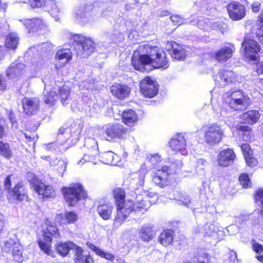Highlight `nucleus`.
<instances>
[{
	"mask_svg": "<svg viewBox=\"0 0 263 263\" xmlns=\"http://www.w3.org/2000/svg\"><path fill=\"white\" fill-rule=\"evenodd\" d=\"M132 63L135 69L141 71L147 70V66L153 68L166 69L170 65L166 53L162 49L158 46H151L147 43L141 44L134 51Z\"/></svg>",
	"mask_w": 263,
	"mask_h": 263,
	"instance_id": "obj_1",
	"label": "nucleus"
},
{
	"mask_svg": "<svg viewBox=\"0 0 263 263\" xmlns=\"http://www.w3.org/2000/svg\"><path fill=\"white\" fill-rule=\"evenodd\" d=\"M81 130L80 123H73L69 127L61 128L59 129L58 138L61 141L64 140V143L52 142L45 144V149L55 153L66 151L69 147L75 144L79 141Z\"/></svg>",
	"mask_w": 263,
	"mask_h": 263,
	"instance_id": "obj_2",
	"label": "nucleus"
},
{
	"mask_svg": "<svg viewBox=\"0 0 263 263\" xmlns=\"http://www.w3.org/2000/svg\"><path fill=\"white\" fill-rule=\"evenodd\" d=\"M183 163L181 160L175 162H165L161 166L152 171V181L160 187L166 186L168 182L171 175L175 173L182 166Z\"/></svg>",
	"mask_w": 263,
	"mask_h": 263,
	"instance_id": "obj_3",
	"label": "nucleus"
},
{
	"mask_svg": "<svg viewBox=\"0 0 263 263\" xmlns=\"http://www.w3.org/2000/svg\"><path fill=\"white\" fill-rule=\"evenodd\" d=\"M183 163L181 160L175 162H165L161 166L152 171V181L160 187L166 186L168 182L171 175L175 173L182 166Z\"/></svg>",
	"mask_w": 263,
	"mask_h": 263,
	"instance_id": "obj_4",
	"label": "nucleus"
},
{
	"mask_svg": "<svg viewBox=\"0 0 263 263\" xmlns=\"http://www.w3.org/2000/svg\"><path fill=\"white\" fill-rule=\"evenodd\" d=\"M115 204L117 206V215L114 222L118 225L128 217L132 211L131 199L125 200V193L123 189L118 188L113 192Z\"/></svg>",
	"mask_w": 263,
	"mask_h": 263,
	"instance_id": "obj_5",
	"label": "nucleus"
},
{
	"mask_svg": "<svg viewBox=\"0 0 263 263\" xmlns=\"http://www.w3.org/2000/svg\"><path fill=\"white\" fill-rule=\"evenodd\" d=\"M224 103L234 110L245 109L249 105V97L241 90L227 92L222 96Z\"/></svg>",
	"mask_w": 263,
	"mask_h": 263,
	"instance_id": "obj_6",
	"label": "nucleus"
},
{
	"mask_svg": "<svg viewBox=\"0 0 263 263\" xmlns=\"http://www.w3.org/2000/svg\"><path fill=\"white\" fill-rule=\"evenodd\" d=\"M70 39L76 43L74 49L80 58L88 57L93 51L94 43L90 38L75 34L71 35Z\"/></svg>",
	"mask_w": 263,
	"mask_h": 263,
	"instance_id": "obj_7",
	"label": "nucleus"
},
{
	"mask_svg": "<svg viewBox=\"0 0 263 263\" xmlns=\"http://www.w3.org/2000/svg\"><path fill=\"white\" fill-rule=\"evenodd\" d=\"M62 191L69 206L75 205L79 200L87 197L83 186L79 183L71 184L69 187H64L62 189Z\"/></svg>",
	"mask_w": 263,
	"mask_h": 263,
	"instance_id": "obj_8",
	"label": "nucleus"
},
{
	"mask_svg": "<svg viewBox=\"0 0 263 263\" xmlns=\"http://www.w3.org/2000/svg\"><path fill=\"white\" fill-rule=\"evenodd\" d=\"M205 143L213 146L218 144L224 136V130L217 123H210L203 127Z\"/></svg>",
	"mask_w": 263,
	"mask_h": 263,
	"instance_id": "obj_9",
	"label": "nucleus"
},
{
	"mask_svg": "<svg viewBox=\"0 0 263 263\" xmlns=\"http://www.w3.org/2000/svg\"><path fill=\"white\" fill-rule=\"evenodd\" d=\"M47 226V230L44 232V240H39L38 243L42 251L48 255L54 257V253L51 250L52 236L59 238L60 233L57 227L51 222H48Z\"/></svg>",
	"mask_w": 263,
	"mask_h": 263,
	"instance_id": "obj_10",
	"label": "nucleus"
},
{
	"mask_svg": "<svg viewBox=\"0 0 263 263\" xmlns=\"http://www.w3.org/2000/svg\"><path fill=\"white\" fill-rule=\"evenodd\" d=\"M162 163H165L162 161L160 155L158 154H149L147 156L146 160L136 175L138 176L139 184L142 186L145 181V177L149 170L153 167L161 166Z\"/></svg>",
	"mask_w": 263,
	"mask_h": 263,
	"instance_id": "obj_11",
	"label": "nucleus"
},
{
	"mask_svg": "<svg viewBox=\"0 0 263 263\" xmlns=\"http://www.w3.org/2000/svg\"><path fill=\"white\" fill-rule=\"evenodd\" d=\"M158 200V195L155 193H149L145 197L139 195L137 196L134 201L131 199L132 211H139L143 213L151 206L155 204Z\"/></svg>",
	"mask_w": 263,
	"mask_h": 263,
	"instance_id": "obj_12",
	"label": "nucleus"
},
{
	"mask_svg": "<svg viewBox=\"0 0 263 263\" xmlns=\"http://www.w3.org/2000/svg\"><path fill=\"white\" fill-rule=\"evenodd\" d=\"M195 232L204 237H210L215 241L218 242L224 237V232L218 229V228L212 223H206L204 225L199 224L197 226Z\"/></svg>",
	"mask_w": 263,
	"mask_h": 263,
	"instance_id": "obj_13",
	"label": "nucleus"
},
{
	"mask_svg": "<svg viewBox=\"0 0 263 263\" xmlns=\"http://www.w3.org/2000/svg\"><path fill=\"white\" fill-rule=\"evenodd\" d=\"M25 66L22 63H12L6 71L7 76L14 82L22 84L26 80L28 76L25 69Z\"/></svg>",
	"mask_w": 263,
	"mask_h": 263,
	"instance_id": "obj_14",
	"label": "nucleus"
},
{
	"mask_svg": "<svg viewBox=\"0 0 263 263\" xmlns=\"http://www.w3.org/2000/svg\"><path fill=\"white\" fill-rule=\"evenodd\" d=\"M85 145L88 149L87 154H85L78 164H83L85 162H90L93 164H97L96 161L97 155H98V144L97 141L93 138H87L85 140Z\"/></svg>",
	"mask_w": 263,
	"mask_h": 263,
	"instance_id": "obj_15",
	"label": "nucleus"
},
{
	"mask_svg": "<svg viewBox=\"0 0 263 263\" xmlns=\"http://www.w3.org/2000/svg\"><path fill=\"white\" fill-rule=\"evenodd\" d=\"M126 135V130L119 124H109L105 129L104 139L108 141H115L122 139Z\"/></svg>",
	"mask_w": 263,
	"mask_h": 263,
	"instance_id": "obj_16",
	"label": "nucleus"
},
{
	"mask_svg": "<svg viewBox=\"0 0 263 263\" xmlns=\"http://www.w3.org/2000/svg\"><path fill=\"white\" fill-rule=\"evenodd\" d=\"M242 46L245 51V57L251 61H255L258 57V53L260 50L258 43L254 40L245 37Z\"/></svg>",
	"mask_w": 263,
	"mask_h": 263,
	"instance_id": "obj_17",
	"label": "nucleus"
},
{
	"mask_svg": "<svg viewBox=\"0 0 263 263\" xmlns=\"http://www.w3.org/2000/svg\"><path fill=\"white\" fill-rule=\"evenodd\" d=\"M140 89L145 97L153 98L158 93V85L150 77H147L140 82Z\"/></svg>",
	"mask_w": 263,
	"mask_h": 263,
	"instance_id": "obj_18",
	"label": "nucleus"
},
{
	"mask_svg": "<svg viewBox=\"0 0 263 263\" xmlns=\"http://www.w3.org/2000/svg\"><path fill=\"white\" fill-rule=\"evenodd\" d=\"M23 25L28 30L29 33L45 32L48 30L46 23L42 18H34L32 19L20 20Z\"/></svg>",
	"mask_w": 263,
	"mask_h": 263,
	"instance_id": "obj_19",
	"label": "nucleus"
},
{
	"mask_svg": "<svg viewBox=\"0 0 263 263\" xmlns=\"http://www.w3.org/2000/svg\"><path fill=\"white\" fill-rule=\"evenodd\" d=\"M169 145L172 151L175 153H179L182 155H186L188 153L186 139L181 134L173 137L169 142Z\"/></svg>",
	"mask_w": 263,
	"mask_h": 263,
	"instance_id": "obj_20",
	"label": "nucleus"
},
{
	"mask_svg": "<svg viewBox=\"0 0 263 263\" xmlns=\"http://www.w3.org/2000/svg\"><path fill=\"white\" fill-rule=\"evenodd\" d=\"M227 9L231 18L237 21L242 18L246 14L245 7L238 2H234L227 6Z\"/></svg>",
	"mask_w": 263,
	"mask_h": 263,
	"instance_id": "obj_21",
	"label": "nucleus"
},
{
	"mask_svg": "<svg viewBox=\"0 0 263 263\" xmlns=\"http://www.w3.org/2000/svg\"><path fill=\"white\" fill-rule=\"evenodd\" d=\"M76 16L78 19L84 23L91 22L96 18V14L91 6L81 7L77 10Z\"/></svg>",
	"mask_w": 263,
	"mask_h": 263,
	"instance_id": "obj_22",
	"label": "nucleus"
},
{
	"mask_svg": "<svg viewBox=\"0 0 263 263\" xmlns=\"http://www.w3.org/2000/svg\"><path fill=\"white\" fill-rule=\"evenodd\" d=\"M235 157V155L232 149H223L218 155V164L221 166H228L233 163Z\"/></svg>",
	"mask_w": 263,
	"mask_h": 263,
	"instance_id": "obj_23",
	"label": "nucleus"
},
{
	"mask_svg": "<svg viewBox=\"0 0 263 263\" xmlns=\"http://www.w3.org/2000/svg\"><path fill=\"white\" fill-rule=\"evenodd\" d=\"M24 112L28 115L35 114L39 108L40 100L37 98H25L22 100Z\"/></svg>",
	"mask_w": 263,
	"mask_h": 263,
	"instance_id": "obj_24",
	"label": "nucleus"
},
{
	"mask_svg": "<svg viewBox=\"0 0 263 263\" xmlns=\"http://www.w3.org/2000/svg\"><path fill=\"white\" fill-rule=\"evenodd\" d=\"M33 190L41 198H53L55 196L54 190L49 185H46L42 181L34 185Z\"/></svg>",
	"mask_w": 263,
	"mask_h": 263,
	"instance_id": "obj_25",
	"label": "nucleus"
},
{
	"mask_svg": "<svg viewBox=\"0 0 263 263\" xmlns=\"http://www.w3.org/2000/svg\"><path fill=\"white\" fill-rule=\"evenodd\" d=\"M190 165L191 168L187 171L191 173L192 176H194L195 175H203L208 163L205 160L200 158L196 160H192Z\"/></svg>",
	"mask_w": 263,
	"mask_h": 263,
	"instance_id": "obj_26",
	"label": "nucleus"
},
{
	"mask_svg": "<svg viewBox=\"0 0 263 263\" xmlns=\"http://www.w3.org/2000/svg\"><path fill=\"white\" fill-rule=\"evenodd\" d=\"M119 157L111 151L104 152L100 156L97 155L96 161L112 165H116L119 162Z\"/></svg>",
	"mask_w": 263,
	"mask_h": 263,
	"instance_id": "obj_27",
	"label": "nucleus"
},
{
	"mask_svg": "<svg viewBox=\"0 0 263 263\" xmlns=\"http://www.w3.org/2000/svg\"><path fill=\"white\" fill-rule=\"evenodd\" d=\"M8 193L9 199H13L18 201H22L27 197L26 191L22 182H18Z\"/></svg>",
	"mask_w": 263,
	"mask_h": 263,
	"instance_id": "obj_28",
	"label": "nucleus"
},
{
	"mask_svg": "<svg viewBox=\"0 0 263 263\" xmlns=\"http://www.w3.org/2000/svg\"><path fill=\"white\" fill-rule=\"evenodd\" d=\"M234 50L233 46L230 45L229 46H223L213 53V57L219 62H224L232 57Z\"/></svg>",
	"mask_w": 263,
	"mask_h": 263,
	"instance_id": "obj_29",
	"label": "nucleus"
},
{
	"mask_svg": "<svg viewBox=\"0 0 263 263\" xmlns=\"http://www.w3.org/2000/svg\"><path fill=\"white\" fill-rule=\"evenodd\" d=\"M47 62L46 58H44L39 55L31 59L29 66V69L31 71L30 77H34L39 71L45 65Z\"/></svg>",
	"mask_w": 263,
	"mask_h": 263,
	"instance_id": "obj_30",
	"label": "nucleus"
},
{
	"mask_svg": "<svg viewBox=\"0 0 263 263\" xmlns=\"http://www.w3.org/2000/svg\"><path fill=\"white\" fill-rule=\"evenodd\" d=\"M110 91L112 94L118 98L124 99L129 96L130 89L126 85L118 84L113 85L110 87Z\"/></svg>",
	"mask_w": 263,
	"mask_h": 263,
	"instance_id": "obj_31",
	"label": "nucleus"
},
{
	"mask_svg": "<svg viewBox=\"0 0 263 263\" xmlns=\"http://www.w3.org/2000/svg\"><path fill=\"white\" fill-rule=\"evenodd\" d=\"M219 78L221 82L223 83V85L241 81L240 77L236 75L233 71L226 69H222L219 72Z\"/></svg>",
	"mask_w": 263,
	"mask_h": 263,
	"instance_id": "obj_32",
	"label": "nucleus"
},
{
	"mask_svg": "<svg viewBox=\"0 0 263 263\" xmlns=\"http://www.w3.org/2000/svg\"><path fill=\"white\" fill-rule=\"evenodd\" d=\"M122 119L123 122L129 126H134L138 121V118L135 111L131 109L124 110L122 112Z\"/></svg>",
	"mask_w": 263,
	"mask_h": 263,
	"instance_id": "obj_33",
	"label": "nucleus"
},
{
	"mask_svg": "<svg viewBox=\"0 0 263 263\" xmlns=\"http://www.w3.org/2000/svg\"><path fill=\"white\" fill-rule=\"evenodd\" d=\"M77 246L72 241H67L65 242L58 243L55 248L58 253L63 257L67 256L70 250H74L77 248Z\"/></svg>",
	"mask_w": 263,
	"mask_h": 263,
	"instance_id": "obj_34",
	"label": "nucleus"
},
{
	"mask_svg": "<svg viewBox=\"0 0 263 263\" xmlns=\"http://www.w3.org/2000/svg\"><path fill=\"white\" fill-rule=\"evenodd\" d=\"M174 236V232L167 229L160 234L158 238V241L163 246L167 247L172 244Z\"/></svg>",
	"mask_w": 263,
	"mask_h": 263,
	"instance_id": "obj_35",
	"label": "nucleus"
},
{
	"mask_svg": "<svg viewBox=\"0 0 263 263\" xmlns=\"http://www.w3.org/2000/svg\"><path fill=\"white\" fill-rule=\"evenodd\" d=\"M241 119L245 123L253 124L257 122L260 118V114L257 110H249L240 116Z\"/></svg>",
	"mask_w": 263,
	"mask_h": 263,
	"instance_id": "obj_36",
	"label": "nucleus"
},
{
	"mask_svg": "<svg viewBox=\"0 0 263 263\" xmlns=\"http://www.w3.org/2000/svg\"><path fill=\"white\" fill-rule=\"evenodd\" d=\"M139 235L141 240L145 242H149L154 238L155 236V233L151 227L144 226L141 228Z\"/></svg>",
	"mask_w": 263,
	"mask_h": 263,
	"instance_id": "obj_37",
	"label": "nucleus"
},
{
	"mask_svg": "<svg viewBox=\"0 0 263 263\" xmlns=\"http://www.w3.org/2000/svg\"><path fill=\"white\" fill-rule=\"evenodd\" d=\"M113 210V206L108 204L100 205L97 208V212L104 220L110 218Z\"/></svg>",
	"mask_w": 263,
	"mask_h": 263,
	"instance_id": "obj_38",
	"label": "nucleus"
},
{
	"mask_svg": "<svg viewBox=\"0 0 263 263\" xmlns=\"http://www.w3.org/2000/svg\"><path fill=\"white\" fill-rule=\"evenodd\" d=\"M174 196L176 200L180 201L188 208H191L194 213L196 212V209L193 207L190 197L186 193L177 192L174 193Z\"/></svg>",
	"mask_w": 263,
	"mask_h": 263,
	"instance_id": "obj_39",
	"label": "nucleus"
},
{
	"mask_svg": "<svg viewBox=\"0 0 263 263\" xmlns=\"http://www.w3.org/2000/svg\"><path fill=\"white\" fill-rule=\"evenodd\" d=\"M75 261L76 263H95L90 256L84 255L83 249L78 246L75 250Z\"/></svg>",
	"mask_w": 263,
	"mask_h": 263,
	"instance_id": "obj_40",
	"label": "nucleus"
},
{
	"mask_svg": "<svg viewBox=\"0 0 263 263\" xmlns=\"http://www.w3.org/2000/svg\"><path fill=\"white\" fill-rule=\"evenodd\" d=\"M59 94L62 103L65 105L68 104L71 100L70 88L67 85H64L59 89Z\"/></svg>",
	"mask_w": 263,
	"mask_h": 263,
	"instance_id": "obj_41",
	"label": "nucleus"
},
{
	"mask_svg": "<svg viewBox=\"0 0 263 263\" xmlns=\"http://www.w3.org/2000/svg\"><path fill=\"white\" fill-rule=\"evenodd\" d=\"M18 44V37L15 32L10 33L6 39V47L15 50Z\"/></svg>",
	"mask_w": 263,
	"mask_h": 263,
	"instance_id": "obj_42",
	"label": "nucleus"
},
{
	"mask_svg": "<svg viewBox=\"0 0 263 263\" xmlns=\"http://www.w3.org/2000/svg\"><path fill=\"white\" fill-rule=\"evenodd\" d=\"M87 245L90 249L94 251L96 254L100 256V257L104 258L110 261L114 260L115 258L114 255L109 253L104 252L103 250L98 248L91 243H87Z\"/></svg>",
	"mask_w": 263,
	"mask_h": 263,
	"instance_id": "obj_43",
	"label": "nucleus"
},
{
	"mask_svg": "<svg viewBox=\"0 0 263 263\" xmlns=\"http://www.w3.org/2000/svg\"><path fill=\"white\" fill-rule=\"evenodd\" d=\"M78 219V215L73 211L67 212L61 217V222L65 224L74 223Z\"/></svg>",
	"mask_w": 263,
	"mask_h": 263,
	"instance_id": "obj_44",
	"label": "nucleus"
},
{
	"mask_svg": "<svg viewBox=\"0 0 263 263\" xmlns=\"http://www.w3.org/2000/svg\"><path fill=\"white\" fill-rule=\"evenodd\" d=\"M72 53L69 49L64 48L59 50L55 54V58L59 60H65L68 63L72 59Z\"/></svg>",
	"mask_w": 263,
	"mask_h": 263,
	"instance_id": "obj_45",
	"label": "nucleus"
},
{
	"mask_svg": "<svg viewBox=\"0 0 263 263\" xmlns=\"http://www.w3.org/2000/svg\"><path fill=\"white\" fill-rule=\"evenodd\" d=\"M170 45H172L173 48V50L170 53L172 57L176 60H183L186 55L185 51L182 47L178 45H177V47H174L171 43Z\"/></svg>",
	"mask_w": 263,
	"mask_h": 263,
	"instance_id": "obj_46",
	"label": "nucleus"
},
{
	"mask_svg": "<svg viewBox=\"0 0 263 263\" xmlns=\"http://www.w3.org/2000/svg\"><path fill=\"white\" fill-rule=\"evenodd\" d=\"M46 7L51 15L55 19L58 18L60 9L57 3L54 1L48 0L46 4Z\"/></svg>",
	"mask_w": 263,
	"mask_h": 263,
	"instance_id": "obj_47",
	"label": "nucleus"
},
{
	"mask_svg": "<svg viewBox=\"0 0 263 263\" xmlns=\"http://www.w3.org/2000/svg\"><path fill=\"white\" fill-rule=\"evenodd\" d=\"M0 155L7 159L11 158L12 151L8 143L0 141Z\"/></svg>",
	"mask_w": 263,
	"mask_h": 263,
	"instance_id": "obj_48",
	"label": "nucleus"
},
{
	"mask_svg": "<svg viewBox=\"0 0 263 263\" xmlns=\"http://www.w3.org/2000/svg\"><path fill=\"white\" fill-rule=\"evenodd\" d=\"M213 23L214 22L209 19L200 20L197 23L198 27L201 30L210 31L213 30Z\"/></svg>",
	"mask_w": 263,
	"mask_h": 263,
	"instance_id": "obj_49",
	"label": "nucleus"
},
{
	"mask_svg": "<svg viewBox=\"0 0 263 263\" xmlns=\"http://www.w3.org/2000/svg\"><path fill=\"white\" fill-rule=\"evenodd\" d=\"M16 248H13L12 252L14 259L18 262H22L24 260L22 255V247L20 243H16Z\"/></svg>",
	"mask_w": 263,
	"mask_h": 263,
	"instance_id": "obj_50",
	"label": "nucleus"
},
{
	"mask_svg": "<svg viewBox=\"0 0 263 263\" xmlns=\"http://www.w3.org/2000/svg\"><path fill=\"white\" fill-rule=\"evenodd\" d=\"M50 164L51 165H53L55 169L61 174V176H63L64 173L66 170L68 162L66 161L60 159L56 160L55 162H53V164L50 162Z\"/></svg>",
	"mask_w": 263,
	"mask_h": 263,
	"instance_id": "obj_51",
	"label": "nucleus"
},
{
	"mask_svg": "<svg viewBox=\"0 0 263 263\" xmlns=\"http://www.w3.org/2000/svg\"><path fill=\"white\" fill-rule=\"evenodd\" d=\"M16 243H20L15 236L13 238H10L5 242L4 249L6 251L12 252L13 248H16Z\"/></svg>",
	"mask_w": 263,
	"mask_h": 263,
	"instance_id": "obj_52",
	"label": "nucleus"
},
{
	"mask_svg": "<svg viewBox=\"0 0 263 263\" xmlns=\"http://www.w3.org/2000/svg\"><path fill=\"white\" fill-rule=\"evenodd\" d=\"M58 97L59 96L57 94L55 91L50 90L49 92L44 95V101L46 104L52 105Z\"/></svg>",
	"mask_w": 263,
	"mask_h": 263,
	"instance_id": "obj_53",
	"label": "nucleus"
},
{
	"mask_svg": "<svg viewBox=\"0 0 263 263\" xmlns=\"http://www.w3.org/2000/svg\"><path fill=\"white\" fill-rule=\"evenodd\" d=\"M238 129L243 132L242 135L244 141H248L250 140V134L252 130L251 127L247 125H240L238 127Z\"/></svg>",
	"mask_w": 263,
	"mask_h": 263,
	"instance_id": "obj_54",
	"label": "nucleus"
},
{
	"mask_svg": "<svg viewBox=\"0 0 263 263\" xmlns=\"http://www.w3.org/2000/svg\"><path fill=\"white\" fill-rule=\"evenodd\" d=\"M254 251L257 254V259L261 262L263 261V246L258 243H254L253 245Z\"/></svg>",
	"mask_w": 263,
	"mask_h": 263,
	"instance_id": "obj_55",
	"label": "nucleus"
},
{
	"mask_svg": "<svg viewBox=\"0 0 263 263\" xmlns=\"http://www.w3.org/2000/svg\"><path fill=\"white\" fill-rule=\"evenodd\" d=\"M255 200L261 206L260 214L263 217V189L259 190L256 192L255 195Z\"/></svg>",
	"mask_w": 263,
	"mask_h": 263,
	"instance_id": "obj_56",
	"label": "nucleus"
},
{
	"mask_svg": "<svg viewBox=\"0 0 263 263\" xmlns=\"http://www.w3.org/2000/svg\"><path fill=\"white\" fill-rule=\"evenodd\" d=\"M239 182L243 188H249L251 186V182L247 174H241L239 178Z\"/></svg>",
	"mask_w": 263,
	"mask_h": 263,
	"instance_id": "obj_57",
	"label": "nucleus"
},
{
	"mask_svg": "<svg viewBox=\"0 0 263 263\" xmlns=\"http://www.w3.org/2000/svg\"><path fill=\"white\" fill-rule=\"evenodd\" d=\"M213 29L218 30L223 33L227 30V25L225 23L220 22H214L212 25Z\"/></svg>",
	"mask_w": 263,
	"mask_h": 263,
	"instance_id": "obj_58",
	"label": "nucleus"
},
{
	"mask_svg": "<svg viewBox=\"0 0 263 263\" xmlns=\"http://www.w3.org/2000/svg\"><path fill=\"white\" fill-rule=\"evenodd\" d=\"M27 178L28 181L32 184L33 189L36 184L40 183L41 181L38 179L34 173L31 172H28L27 174Z\"/></svg>",
	"mask_w": 263,
	"mask_h": 263,
	"instance_id": "obj_59",
	"label": "nucleus"
},
{
	"mask_svg": "<svg viewBox=\"0 0 263 263\" xmlns=\"http://www.w3.org/2000/svg\"><path fill=\"white\" fill-rule=\"evenodd\" d=\"M259 22L256 25L255 34L258 36H263V18L259 17Z\"/></svg>",
	"mask_w": 263,
	"mask_h": 263,
	"instance_id": "obj_60",
	"label": "nucleus"
},
{
	"mask_svg": "<svg viewBox=\"0 0 263 263\" xmlns=\"http://www.w3.org/2000/svg\"><path fill=\"white\" fill-rule=\"evenodd\" d=\"M241 149L242 151L244 157L252 155V152L250 148V145L248 143H244L241 145Z\"/></svg>",
	"mask_w": 263,
	"mask_h": 263,
	"instance_id": "obj_61",
	"label": "nucleus"
},
{
	"mask_svg": "<svg viewBox=\"0 0 263 263\" xmlns=\"http://www.w3.org/2000/svg\"><path fill=\"white\" fill-rule=\"evenodd\" d=\"M246 159V162L247 165L250 167H254L256 166L257 164V160L252 156V155L248 156L245 158Z\"/></svg>",
	"mask_w": 263,
	"mask_h": 263,
	"instance_id": "obj_62",
	"label": "nucleus"
},
{
	"mask_svg": "<svg viewBox=\"0 0 263 263\" xmlns=\"http://www.w3.org/2000/svg\"><path fill=\"white\" fill-rule=\"evenodd\" d=\"M48 0H33V2L31 3L32 8H40L46 5Z\"/></svg>",
	"mask_w": 263,
	"mask_h": 263,
	"instance_id": "obj_63",
	"label": "nucleus"
},
{
	"mask_svg": "<svg viewBox=\"0 0 263 263\" xmlns=\"http://www.w3.org/2000/svg\"><path fill=\"white\" fill-rule=\"evenodd\" d=\"M171 20L175 25H180L183 23V20L178 15H172Z\"/></svg>",
	"mask_w": 263,
	"mask_h": 263,
	"instance_id": "obj_64",
	"label": "nucleus"
}]
</instances>
